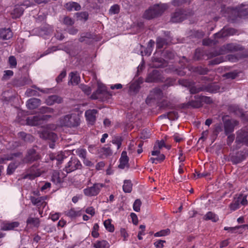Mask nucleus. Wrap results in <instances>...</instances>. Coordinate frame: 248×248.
<instances>
[{
  "label": "nucleus",
  "instance_id": "nucleus-1",
  "mask_svg": "<svg viewBox=\"0 0 248 248\" xmlns=\"http://www.w3.org/2000/svg\"><path fill=\"white\" fill-rule=\"evenodd\" d=\"M167 9V6L165 4H155L144 12L143 18L148 20L157 18L160 16Z\"/></svg>",
  "mask_w": 248,
  "mask_h": 248
},
{
  "label": "nucleus",
  "instance_id": "nucleus-2",
  "mask_svg": "<svg viewBox=\"0 0 248 248\" xmlns=\"http://www.w3.org/2000/svg\"><path fill=\"white\" fill-rule=\"evenodd\" d=\"M60 125L62 127L74 128L80 124V118L78 114L72 113L62 117L59 119Z\"/></svg>",
  "mask_w": 248,
  "mask_h": 248
},
{
  "label": "nucleus",
  "instance_id": "nucleus-3",
  "mask_svg": "<svg viewBox=\"0 0 248 248\" xmlns=\"http://www.w3.org/2000/svg\"><path fill=\"white\" fill-rule=\"evenodd\" d=\"M38 147L36 145L27 149L26 155L23 159V162L27 164H31L40 160L42 158L40 153L37 151Z\"/></svg>",
  "mask_w": 248,
  "mask_h": 248
},
{
  "label": "nucleus",
  "instance_id": "nucleus-4",
  "mask_svg": "<svg viewBox=\"0 0 248 248\" xmlns=\"http://www.w3.org/2000/svg\"><path fill=\"white\" fill-rule=\"evenodd\" d=\"M223 49L222 50H223L224 52V54L239 51L240 52H242L243 51H248L246 50L244 47H243L242 45L237 44V43H228L225 44L222 46Z\"/></svg>",
  "mask_w": 248,
  "mask_h": 248
},
{
  "label": "nucleus",
  "instance_id": "nucleus-5",
  "mask_svg": "<svg viewBox=\"0 0 248 248\" xmlns=\"http://www.w3.org/2000/svg\"><path fill=\"white\" fill-rule=\"evenodd\" d=\"M223 122L225 133L226 135L232 132L235 125L238 124V122L236 120L230 119L228 116H224L222 117Z\"/></svg>",
  "mask_w": 248,
  "mask_h": 248
},
{
  "label": "nucleus",
  "instance_id": "nucleus-6",
  "mask_svg": "<svg viewBox=\"0 0 248 248\" xmlns=\"http://www.w3.org/2000/svg\"><path fill=\"white\" fill-rule=\"evenodd\" d=\"M243 6L241 8L234 10L232 12V15L230 16V19L232 22H235L237 20L238 18H244L246 16H248V5L247 7Z\"/></svg>",
  "mask_w": 248,
  "mask_h": 248
},
{
  "label": "nucleus",
  "instance_id": "nucleus-7",
  "mask_svg": "<svg viewBox=\"0 0 248 248\" xmlns=\"http://www.w3.org/2000/svg\"><path fill=\"white\" fill-rule=\"evenodd\" d=\"M108 95V93L107 91L106 87L103 85H98L97 90L92 94L91 98L103 100L104 97H107Z\"/></svg>",
  "mask_w": 248,
  "mask_h": 248
},
{
  "label": "nucleus",
  "instance_id": "nucleus-8",
  "mask_svg": "<svg viewBox=\"0 0 248 248\" xmlns=\"http://www.w3.org/2000/svg\"><path fill=\"white\" fill-rule=\"evenodd\" d=\"M235 142L237 148H240L241 145H246L248 146V131H241L237 133Z\"/></svg>",
  "mask_w": 248,
  "mask_h": 248
},
{
  "label": "nucleus",
  "instance_id": "nucleus-9",
  "mask_svg": "<svg viewBox=\"0 0 248 248\" xmlns=\"http://www.w3.org/2000/svg\"><path fill=\"white\" fill-rule=\"evenodd\" d=\"M162 80V77L161 72L158 70H153L151 72L148 74L146 81L147 82H158Z\"/></svg>",
  "mask_w": 248,
  "mask_h": 248
},
{
  "label": "nucleus",
  "instance_id": "nucleus-10",
  "mask_svg": "<svg viewBox=\"0 0 248 248\" xmlns=\"http://www.w3.org/2000/svg\"><path fill=\"white\" fill-rule=\"evenodd\" d=\"M230 160L234 164L241 162L246 157V153L243 151L233 152L230 155Z\"/></svg>",
  "mask_w": 248,
  "mask_h": 248
},
{
  "label": "nucleus",
  "instance_id": "nucleus-11",
  "mask_svg": "<svg viewBox=\"0 0 248 248\" xmlns=\"http://www.w3.org/2000/svg\"><path fill=\"white\" fill-rule=\"evenodd\" d=\"M104 185L103 184H94L93 186L86 188L84 190V193L87 196H94L97 195Z\"/></svg>",
  "mask_w": 248,
  "mask_h": 248
},
{
  "label": "nucleus",
  "instance_id": "nucleus-12",
  "mask_svg": "<svg viewBox=\"0 0 248 248\" xmlns=\"http://www.w3.org/2000/svg\"><path fill=\"white\" fill-rule=\"evenodd\" d=\"M200 97V95H195L194 96V100H192L187 103L183 104V108H189L191 107L194 108H197L202 107L203 104Z\"/></svg>",
  "mask_w": 248,
  "mask_h": 248
},
{
  "label": "nucleus",
  "instance_id": "nucleus-13",
  "mask_svg": "<svg viewBox=\"0 0 248 248\" xmlns=\"http://www.w3.org/2000/svg\"><path fill=\"white\" fill-rule=\"evenodd\" d=\"M81 165L80 161L75 157L71 158L70 161L68 163V165L65 167L66 171L67 173H69L77 169L80 168Z\"/></svg>",
  "mask_w": 248,
  "mask_h": 248
},
{
  "label": "nucleus",
  "instance_id": "nucleus-14",
  "mask_svg": "<svg viewBox=\"0 0 248 248\" xmlns=\"http://www.w3.org/2000/svg\"><path fill=\"white\" fill-rule=\"evenodd\" d=\"M186 18V14L181 9H177L171 16L170 21L172 23H178L183 21Z\"/></svg>",
  "mask_w": 248,
  "mask_h": 248
},
{
  "label": "nucleus",
  "instance_id": "nucleus-15",
  "mask_svg": "<svg viewBox=\"0 0 248 248\" xmlns=\"http://www.w3.org/2000/svg\"><path fill=\"white\" fill-rule=\"evenodd\" d=\"M40 137L44 140H49L52 142H55L57 139V134L48 130L43 131L40 134Z\"/></svg>",
  "mask_w": 248,
  "mask_h": 248
},
{
  "label": "nucleus",
  "instance_id": "nucleus-16",
  "mask_svg": "<svg viewBox=\"0 0 248 248\" xmlns=\"http://www.w3.org/2000/svg\"><path fill=\"white\" fill-rule=\"evenodd\" d=\"M237 32V30L232 28H224L219 32L216 34L217 37L223 38L232 35Z\"/></svg>",
  "mask_w": 248,
  "mask_h": 248
},
{
  "label": "nucleus",
  "instance_id": "nucleus-17",
  "mask_svg": "<svg viewBox=\"0 0 248 248\" xmlns=\"http://www.w3.org/2000/svg\"><path fill=\"white\" fill-rule=\"evenodd\" d=\"M129 158L127 155L126 151H123L120 158V164L118 168L120 169H124L125 167L129 168L128 164Z\"/></svg>",
  "mask_w": 248,
  "mask_h": 248
},
{
  "label": "nucleus",
  "instance_id": "nucleus-18",
  "mask_svg": "<svg viewBox=\"0 0 248 248\" xmlns=\"http://www.w3.org/2000/svg\"><path fill=\"white\" fill-rule=\"evenodd\" d=\"M152 62L153 67L156 68H164L168 65L167 61L161 58H153Z\"/></svg>",
  "mask_w": 248,
  "mask_h": 248
},
{
  "label": "nucleus",
  "instance_id": "nucleus-19",
  "mask_svg": "<svg viewBox=\"0 0 248 248\" xmlns=\"http://www.w3.org/2000/svg\"><path fill=\"white\" fill-rule=\"evenodd\" d=\"M26 123L31 126H37L42 124L40 115L29 117L26 119Z\"/></svg>",
  "mask_w": 248,
  "mask_h": 248
},
{
  "label": "nucleus",
  "instance_id": "nucleus-20",
  "mask_svg": "<svg viewBox=\"0 0 248 248\" xmlns=\"http://www.w3.org/2000/svg\"><path fill=\"white\" fill-rule=\"evenodd\" d=\"M227 57L229 61L232 62H236L240 59L248 57V51H245L242 52H240L236 55L230 54L227 55Z\"/></svg>",
  "mask_w": 248,
  "mask_h": 248
},
{
  "label": "nucleus",
  "instance_id": "nucleus-21",
  "mask_svg": "<svg viewBox=\"0 0 248 248\" xmlns=\"http://www.w3.org/2000/svg\"><path fill=\"white\" fill-rule=\"evenodd\" d=\"M62 98L57 95L49 96L46 100V103L48 106H52L55 103L60 104L62 102Z\"/></svg>",
  "mask_w": 248,
  "mask_h": 248
},
{
  "label": "nucleus",
  "instance_id": "nucleus-22",
  "mask_svg": "<svg viewBox=\"0 0 248 248\" xmlns=\"http://www.w3.org/2000/svg\"><path fill=\"white\" fill-rule=\"evenodd\" d=\"M41 104V100L36 98L29 99L27 103V108L30 109H33L37 108Z\"/></svg>",
  "mask_w": 248,
  "mask_h": 248
},
{
  "label": "nucleus",
  "instance_id": "nucleus-23",
  "mask_svg": "<svg viewBox=\"0 0 248 248\" xmlns=\"http://www.w3.org/2000/svg\"><path fill=\"white\" fill-rule=\"evenodd\" d=\"M142 83V81L136 80L132 83L129 89V91L131 94L137 93L140 89V84Z\"/></svg>",
  "mask_w": 248,
  "mask_h": 248
},
{
  "label": "nucleus",
  "instance_id": "nucleus-24",
  "mask_svg": "<svg viewBox=\"0 0 248 248\" xmlns=\"http://www.w3.org/2000/svg\"><path fill=\"white\" fill-rule=\"evenodd\" d=\"M97 112V111L96 109L88 110L85 112V116L87 120L92 124H93L95 121V114Z\"/></svg>",
  "mask_w": 248,
  "mask_h": 248
},
{
  "label": "nucleus",
  "instance_id": "nucleus-25",
  "mask_svg": "<svg viewBox=\"0 0 248 248\" xmlns=\"http://www.w3.org/2000/svg\"><path fill=\"white\" fill-rule=\"evenodd\" d=\"M13 36V33L10 28L0 30V38L3 40H8Z\"/></svg>",
  "mask_w": 248,
  "mask_h": 248
},
{
  "label": "nucleus",
  "instance_id": "nucleus-26",
  "mask_svg": "<svg viewBox=\"0 0 248 248\" xmlns=\"http://www.w3.org/2000/svg\"><path fill=\"white\" fill-rule=\"evenodd\" d=\"M220 87L216 83H211L207 85H204V91L211 93H215L218 91Z\"/></svg>",
  "mask_w": 248,
  "mask_h": 248
},
{
  "label": "nucleus",
  "instance_id": "nucleus-27",
  "mask_svg": "<svg viewBox=\"0 0 248 248\" xmlns=\"http://www.w3.org/2000/svg\"><path fill=\"white\" fill-rule=\"evenodd\" d=\"M222 49H223V48L221 46L218 49H215L212 51L209 52L206 54L208 59H212L214 57H216L221 55H224V52L223 50H222Z\"/></svg>",
  "mask_w": 248,
  "mask_h": 248
},
{
  "label": "nucleus",
  "instance_id": "nucleus-28",
  "mask_svg": "<svg viewBox=\"0 0 248 248\" xmlns=\"http://www.w3.org/2000/svg\"><path fill=\"white\" fill-rule=\"evenodd\" d=\"M24 9L21 5H16L12 13L13 17L15 18L19 17L23 13Z\"/></svg>",
  "mask_w": 248,
  "mask_h": 248
},
{
  "label": "nucleus",
  "instance_id": "nucleus-29",
  "mask_svg": "<svg viewBox=\"0 0 248 248\" xmlns=\"http://www.w3.org/2000/svg\"><path fill=\"white\" fill-rule=\"evenodd\" d=\"M69 76L71 77V79L68 82V84H70V83L72 84L73 83L76 84H78L80 78L77 72H72L70 73Z\"/></svg>",
  "mask_w": 248,
  "mask_h": 248
},
{
  "label": "nucleus",
  "instance_id": "nucleus-30",
  "mask_svg": "<svg viewBox=\"0 0 248 248\" xmlns=\"http://www.w3.org/2000/svg\"><path fill=\"white\" fill-rule=\"evenodd\" d=\"M162 56L167 60H172L175 58V53L172 50H164L162 52Z\"/></svg>",
  "mask_w": 248,
  "mask_h": 248
},
{
  "label": "nucleus",
  "instance_id": "nucleus-31",
  "mask_svg": "<svg viewBox=\"0 0 248 248\" xmlns=\"http://www.w3.org/2000/svg\"><path fill=\"white\" fill-rule=\"evenodd\" d=\"M65 8L69 11L72 10L74 8L76 11H78L80 9V5L75 2H70L67 3L64 5Z\"/></svg>",
  "mask_w": 248,
  "mask_h": 248
},
{
  "label": "nucleus",
  "instance_id": "nucleus-32",
  "mask_svg": "<svg viewBox=\"0 0 248 248\" xmlns=\"http://www.w3.org/2000/svg\"><path fill=\"white\" fill-rule=\"evenodd\" d=\"M123 189L125 193H130L132 189V184L130 180H126L124 181V184Z\"/></svg>",
  "mask_w": 248,
  "mask_h": 248
},
{
  "label": "nucleus",
  "instance_id": "nucleus-33",
  "mask_svg": "<svg viewBox=\"0 0 248 248\" xmlns=\"http://www.w3.org/2000/svg\"><path fill=\"white\" fill-rule=\"evenodd\" d=\"M203 219L205 220H211L213 222H216L218 220V218L216 215L212 212H208L204 216Z\"/></svg>",
  "mask_w": 248,
  "mask_h": 248
},
{
  "label": "nucleus",
  "instance_id": "nucleus-34",
  "mask_svg": "<svg viewBox=\"0 0 248 248\" xmlns=\"http://www.w3.org/2000/svg\"><path fill=\"white\" fill-rule=\"evenodd\" d=\"M167 41V39H165L160 37H158L156 38V40L157 48L158 49L162 48L164 45H167L168 44Z\"/></svg>",
  "mask_w": 248,
  "mask_h": 248
},
{
  "label": "nucleus",
  "instance_id": "nucleus-35",
  "mask_svg": "<svg viewBox=\"0 0 248 248\" xmlns=\"http://www.w3.org/2000/svg\"><path fill=\"white\" fill-rule=\"evenodd\" d=\"M76 16L78 20H82L86 21L88 19L89 14L87 12H81L77 13Z\"/></svg>",
  "mask_w": 248,
  "mask_h": 248
},
{
  "label": "nucleus",
  "instance_id": "nucleus-36",
  "mask_svg": "<svg viewBox=\"0 0 248 248\" xmlns=\"http://www.w3.org/2000/svg\"><path fill=\"white\" fill-rule=\"evenodd\" d=\"M30 200L33 205L38 206L45 200V198L44 197L35 198L34 197L31 196Z\"/></svg>",
  "mask_w": 248,
  "mask_h": 248
},
{
  "label": "nucleus",
  "instance_id": "nucleus-37",
  "mask_svg": "<svg viewBox=\"0 0 248 248\" xmlns=\"http://www.w3.org/2000/svg\"><path fill=\"white\" fill-rule=\"evenodd\" d=\"M109 246V244L105 240L99 241L94 244L95 248H108Z\"/></svg>",
  "mask_w": 248,
  "mask_h": 248
},
{
  "label": "nucleus",
  "instance_id": "nucleus-38",
  "mask_svg": "<svg viewBox=\"0 0 248 248\" xmlns=\"http://www.w3.org/2000/svg\"><path fill=\"white\" fill-rule=\"evenodd\" d=\"M17 166L18 165L16 163L12 162L10 163L7 167V174L8 175H11L13 174Z\"/></svg>",
  "mask_w": 248,
  "mask_h": 248
},
{
  "label": "nucleus",
  "instance_id": "nucleus-39",
  "mask_svg": "<svg viewBox=\"0 0 248 248\" xmlns=\"http://www.w3.org/2000/svg\"><path fill=\"white\" fill-rule=\"evenodd\" d=\"M194 71L200 75H206L209 72L207 68H203L202 66H197L194 68Z\"/></svg>",
  "mask_w": 248,
  "mask_h": 248
},
{
  "label": "nucleus",
  "instance_id": "nucleus-40",
  "mask_svg": "<svg viewBox=\"0 0 248 248\" xmlns=\"http://www.w3.org/2000/svg\"><path fill=\"white\" fill-rule=\"evenodd\" d=\"M19 225L18 222H13L11 223H7L4 226V230H13L16 227H17Z\"/></svg>",
  "mask_w": 248,
  "mask_h": 248
},
{
  "label": "nucleus",
  "instance_id": "nucleus-41",
  "mask_svg": "<svg viewBox=\"0 0 248 248\" xmlns=\"http://www.w3.org/2000/svg\"><path fill=\"white\" fill-rule=\"evenodd\" d=\"M111 220L108 219L104 222V225L106 229L109 232H113L114 231V227L111 223Z\"/></svg>",
  "mask_w": 248,
  "mask_h": 248
},
{
  "label": "nucleus",
  "instance_id": "nucleus-42",
  "mask_svg": "<svg viewBox=\"0 0 248 248\" xmlns=\"http://www.w3.org/2000/svg\"><path fill=\"white\" fill-rule=\"evenodd\" d=\"M204 85L202 86L197 87V86H192L189 89V92L191 94H196L199 93L200 92L204 91Z\"/></svg>",
  "mask_w": 248,
  "mask_h": 248
},
{
  "label": "nucleus",
  "instance_id": "nucleus-43",
  "mask_svg": "<svg viewBox=\"0 0 248 248\" xmlns=\"http://www.w3.org/2000/svg\"><path fill=\"white\" fill-rule=\"evenodd\" d=\"M40 221L38 218L29 217L27 220L28 224H32L34 227H38L39 225Z\"/></svg>",
  "mask_w": 248,
  "mask_h": 248
},
{
  "label": "nucleus",
  "instance_id": "nucleus-44",
  "mask_svg": "<svg viewBox=\"0 0 248 248\" xmlns=\"http://www.w3.org/2000/svg\"><path fill=\"white\" fill-rule=\"evenodd\" d=\"M170 232L169 229H166L165 230H161L155 233L154 236L155 237L163 236L170 234Z\"/></svg>",
  "mask_w": 248,
  "mask_h": 248
},
{
  "label": "nucleus",
  "instance_id": "nucleus-45",
  "mask_svg": "<svg viewBox=\"0 0 248 248\" xmlns=\"http://www.w3.org/2000/svg\"><path fill=\"white\" fill-rule=\"evenodd\" d=\"M237 114L240 115V117L244 122H248V114L243 112L242 109H238Z\"/></svg>",
  "mask_w": 248,
  "mask_h": 248
},
{
  "label": "nucleus",
  "instance_id": "nucleus-46",
  "mask_svg": "<svg viewBox=\"0 0 248 248\" xmlns=\"http://www.w3.org/2000/svg\"><path fill=\"white\" fill-rule=\"evenodd\" d=\"M122 140L123 139L121 137L116 136L112 140V143L113 144H116L117 146V149H119L122 145Z\"/></svg>",
  "mask_w": 248,
  "mask_h": 248
},
{
  "label": "nucleus",
  "instance_id": "nucleus-47",
  "mask_svg": "<svg viewBox=\"0 0 248 248\" xmlns=\"http://www.w3.org/2000/svg\"><path fill=\"white\" fill-rule=\"evenodd\" d=\"M10 67L11 68H16L17 65V62L15 56H11L9 57L8 60Z\"/></svg>",
  "mask_w": 248,
  "mask_h": 248
},
{
  "label": "nucleus",
  "instance_id": "nucleus-48",
  "mask_svg": "<svg viewBox=\"0 0 248 248\" xmlns=\"http://www.w3.org/2000/svg\"><path fill=\"white\" fill-rule=\"evenodd\" d=\"M223 62V58L222 57H219L216 58L211 61L209 62L208 65H214L218 64L221 62Z\"/></svg>",
  "mask_w": 248,
  "mask_h": 248
},
{
  "label": "nucleus",
  "instance_id": "nucleus-49",
  "mask_svg": "<svg viewBox=\"0 0 248 248\" xmlns=\"http://www.w3.org/2000/svg\"><path fill=\"white\" fill-rule=\"evenodd\" d=\"M141 205V202L140 199H137L135 200L133 204V209L136 212H140V207Z\"/></svg>",
  "mask_w": 248,
  "mask_h": 248
},
{
  "label": "nucleus",
  "instance_id": "nucleus-50",
  "mask_svg": "<svg viewBox=\"0 0 248 248\" xmlns=\"http://www.w3.org/2000/svg\"><path fill=\"white\" fill-rule=\"evenodd\" d=\"M39 111L42 114L46 113H53L54 109L52 108L47 107H42L39 108Z\"/></svg>",
  "mask_w": 248,
  "mask_h": 248
},
{
  "label": "nucleus",
  "instance_id": "nucleus-51",
  "mask_svg": "<svg viewBox=\"0 0 248 248\" xmlns=\"http://www.w3.org/2000/svg\"><path fill=\"white\" fill-rule=\"evenodd\" d=\"M168 119L170 120H174L177 119L179 116L178 112L175 111H172L168 112Z\"/></svg>",
  "mask_w": 248,
  "mask_h": 248
},
{
  "label": "nucleus",
  "instance_id": "nucleus-52",
  "mask_svg": "<svg viewBox=\"0 0 248 248\" xmlns=\"http://www.w3.org/2000/svg\"><path fill=\"white\" fill-rule=\"evenodd\" d=\"M120 8L118 5L115 4L111 6L109 10V12L111 14H116L119 13Z\"/></svg>",
  "mask_w": 248,
  "mask_h": 248
},
{
  "label": "nucleus",
  "instance_id": "nucleus-53",
  "mask_svg": "<svg viewBox=\"0 0 248 248\" xmlns=\"http://www.w3.org/2000/svg\"><path fill=\"white\" fill-rule=\"evenodd\" d=\"M154 95L156 96L157 97H161L163 95V93L162 90L158 87L155 88L151 91Z\"/></svg>",
  "mask_w": 248,
  "mask_h": 248
},
{
  "label": "nucleus",
  "instance_id": "nucleus-54",
  "mask_svg": "<svg viewBox=\"0 0 248 248\" xmlns=\"http://www.w3.org/2000/svg\"><path fill=\"white\" fill-rule=\"evenodd\" d=\"M64 158V156L62 154H59L50 157V159L52 160H56L58 161L59 163H61Z\"/></svg>",
  "mask_w": 248,
  "mask_h": 248
},
{
  "label": "nucleus",
  "instance_id": "nucleus-55",
  "mask_svg": "<svg viewBox=\"0 0 248 248\" xmlns=\"http://www.w3.org/2000/svg\"><path fill=\"white\" fill-rule=\"evenodd\" d=\"M174 80L172 79H170L167 80L166 83L162 85V88L163 90H165L170 86H172L174 84Z\"/></svg>",
  "mask_w": 248,
  "mask_h": 248
},
{
  "label": "nucleus",
  "instance_id": "nucleus-56",
  "mask_svg": "<svg viewBox=\"0 0 248 248\" xmlns=\"http://www.w3.org/2000/svg\"><path fill=\"white\" fill-rule=\"evenodd\" d=\"M63 23L67 26H72L74 24V21L69 16H65L63 19Z\"/></svg>",
  "mask_w": 248,
  "mask_h": 248
},
{
  "label": "nucleus",
  "instance_id": "nucleus-57",
  "mask_svg": "<svg viewBox=\"0 0 248 248\" xmlns=\"http://www.w3.org/2000/svg\"><path fill=\"white\" fill-rule=\"evenodd\" d=\"M200 96L202 103L204 102L207 104H210L213 103V100L210 97L203 95H200Z\"/></svg>",
  "mask_w": 248,
  "mask_h": 248
},
{
  "label": "nucleus",
  "instance_id": "nucleus-58",
  "mask_svg": "<svg viewBox=\"0 0 248 248\" xmlns=\"http://www.w3.org/2000/svg\"><path fill=\"white\" fill-rule=\"evenodd\" d=\"M165 156L164 155L161 154L159 156H157L156 157H152L150 158L152 163H154L155 161L156 160L159 162H161L165 159Z\"/></svg>",
  "mask_w": 248,
  "mask_h": 248
},
{
  "label": "nucleus",
  "instance_id": "nucleus-59",
  "mask_svg": "<svg viewBox=\"0 0 248 248\" xmlns=\"http://www.w3.org/2000/svg\"><path fill=\"white\" fill-rule=\"evenodd\" d=\"M13 160V157L12 155V154L10 155H4L2 157L0 158V163H3L4 161L6 160Z\"/></svg>",
  "mask_w": 248,
  "mask_h": 248
},
{
  "label": "nucleus",
  "instance_id": "nucleus-60",
  "mask_svg": "<svg viewBox=\"0 0 248 248\" xmlns=\"http://www.w3.org/2000/svg\"><path fill=\"white\" fill-rule=\"evenodd\" d=\"M78 212L75 211L73 209H71L66 213L67 216L71 217H75L78 216Z\"/></svg>",
  "mask_w": 248,
  "mask_h": 248
},
{
  "label": "nucleus",
  "instance_id": "nucleus-61",
  "mask_svg": "<svg viewBox=\"0 0 248 248\" xmlns=\"http://www.w3.org/2000/svg\"><path fill=\"white\" fill-rule=\"evenodd\" d=\"M66 75V72L65 70H63L61 74L57 77L56 78V81L58 83H59L62 81V78H64Z\"/></svg>",
  "mask_w": 248,
  "mask_h": 248
},
{
  "label": "nucleus",
  "instance_id": "nucleus-62",
  "mask_svg": "<svg viewBox=\"0 0 248 248\" xmlns=\"http://www.w3.org/2000/svg\"><path fill=\"white\" fill-rule=\"evenodd\" d=\"M102 152L107 156L111 155L112 154V152L110 147H103Z\"/></svg>",
  "mask_w": 248,
  "mask_h": 248
},
{
  "label": "nucleus",
  "instance_id": "nucleus-63",
  "mask_svg": "<svg viewBox=\"0 0 248 248\" xmlns=\"http://www.w3.org/2000/svg\"><path fill=\"white\" fill-rule=\"evenodd\" d=\"M150 137L149 132L147 130H143L141 133L140 138L143 140L149 139Z\"/></svg>",
  "mask_w": 248,
  "mask_h": 248
},
{
  "label": "nucleus",
  "instance_id": "nucleus-64",
  "mask_svg": "<svg viewBox=\"0 0 248 248\" xmlns=\"http://www.w3.org/2000/svg\"><path fill=\"white\" fill-rule=\"evenodd\" d=\"M166 243V241L159 240L154 243V245L156 248H163L164 247L163 244Z\"/></svg>",
  "mask_w": 248,
  "mask_h": 248
}]
</instances>
